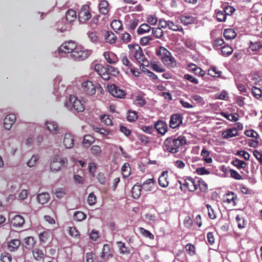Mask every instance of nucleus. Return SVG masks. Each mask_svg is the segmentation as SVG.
<instances>
[{
	"mask_svg": "<svg viewBox=\"0 0 262 262\" xmlns=\"http://www.w3.org/2000/svg\"><path fill=\"white\" fill-rule=\"evenodd\" d=\"M108 90L109 93L115 97L122 98L125 95V93L123 90L114 84L108 85Z\"/></svg>",
	"mask_w": 262,
	"mask_h": 262,
	"instance_id": "nucleus-10",
	"label": "nucleus"
},
{
	"mask_svg": "<svg viewBox=\"0 0 262 262\" xmlns=\"http://www.w3.org/2000/svg\"><path fill=\"white\" fill-rule=\"evenodd\" d=\"M138 118L136 112L133 111H128L126 116L127 120L129 122L135 121Z\"/></svg>",
	"mask_w": 262,
	"mask_h": 262,
	"instance_id": "nucleus-40",
	"label": "nucleus"
},
{
	"mask_svg": "<svg viewBox=\"0 0 262 262\" xmlns=\"http://www.w3.org/2000/svg\"><path fill=\"white\" fill-rule=\"evenodd\" d=\"M70 110H75L77 112H82L84 110L83 104L80 100L76 98L75 101H74V104H70Z\"/></svg>",
	"mask_w": 262,
	"mask_h": 262,
	"instance_id": "nucleus-22",
	"label": "nucleus"
},
{
	"mask_svg": "<svg viewBox=\"0 0 262 262\" xmlns=\"http://www.w3.org/2000/svg\"><path fill=\"white\" fill-rule=\"evenodd\" d=\"M92 154L95 156H99L101 153V148L98 145H93L91 148Z\"/></svg>",
	"mask_w": 262,
	"mask_h": 262,
	"instance_id": "nucleus-51",
	"label": "nucleus"
},
{
	"mask_svg": "<svg viewBox=\"0 0 262 262\" xmlns=\"http://www.w3.org/2000/svg\"><path fill=\"white\" fill-rule=\"evenodd\" d=\"M128 47L136 59L141 64V67H148L149 62L145 57L141 48L138 44H129Z\"/></svg>",
	"mask_w": 262,
	"mask_h": 262,
	"instance_id": "nucleus-2",
	"label": "nucleus"
},
{
	"mask_svg": "<svg viewBox=\"0 0 262 262\" xmlns=\"http://www.w3.org/2000/svg\"><path fill=\"white\" fill-rule=\"evenodd\" d=\"M24 242L26 244V247L27 248H30L32 247L35 244L34 238L32 236H28L24 239Z\"/></svg>",
	"mask_w": 262,
	"mask_h": 262,
	"instance_id": "nucleus-53",
	"label": "nucleus"
},
{
	"mask_svg": "<svg viewBox=\"0 0 262 262\" xmlns=\"http://www.w3.org/2000/svg\"><path fill=\"white\" fill-rule=\"evenodd\" d=\"M91 53L90 50H82L80 47L77 46L75 49L71 54V57L75 61H82L86 59Z\"/></svg>",
	"mask_w": 262,
	"mask_h": 262,
	"instance_id": "nucleus-5",
	"label": "nucleus"
},
{
	"mask_svg": "<svg viewBox=\"0 0 262 262\" xmlns=\"http://www.w3.org/2000/svg\"><path fill=\"white\" fill-rule=\"evenodd\" d=\"M151 32L157 38H160L163 35V32L161 28H151Z\"/></svg>",
	"mask_w": 262,
	"mask_h": 262,
	"instance_id": "nucleus-45",
	"label": "nucleus"
},
{
	"mask_svg": "<svg viewBox=\"0 0 262 262\" xmlns=\"http://www.w3.org/2000/svg\"><path fill=\"white\" fill-rule=\"evenodd\" d=\"M179 183L181 186L186 187L191 192H194L198 189V184H199L198 180L191 177H187L183 182L179 181Z\"/></svg>",
	"mask_w": 262,
	"mask_h": 262,
	"instance_id": "nucleus-8",
	"label": "nucleus"
},
{
	"mask_svg": "<svg viewBox=\"0 0 262 262\" xmlns=\"http://www.w3.org/2000/svg\"><path fill=\"white\" fill-rule=\"evenodd\" d=\"M116 35L112 31H107L105 34V41L109 43H113L115 42L117 40Z\"/></svg>",
	"mask_w": 262,
	"mask_h": 262,
	"instance_id": "nucleus-29",
	"label": "nucleus"
},
{
	"mask_svg": "<svg viewBox=\"0 0 262 262\" xmlns=\"http://www.w3.org/2000/svg\"><path fill=\"white\" fill-rule=\"evenodd\" d=\"M236 221L237 223V226L239 229L244 228L246 226V223L244 218L240 215H237Z\"/></svg>",
	"mask_w": 262,
	"mask_h": 262,
	"instance_id": "nucleus-46",
	"label": "nucleus"
},
{
	"mask_svg": "<svg viewBox=\"0 0 262 262\" xmlns=\"http://www.w3.org/2000/svg\"><path fill=\"white\" fill-rule=\"evenodd\" d=\"M46 125L49 130L54 134L59 133V128L57 123L53 121H48L46 122Z\"/></svg>",
	"mask_w": 262,
	"mask_h": 262,
	"instance_id": "nucleus-21",
	"label": "nucleus"
},
{
	"mask_svg": "<svg viewBox=\"0 0 262 262\" xmlns=\"http://www.w3.org/2000/svg\"><path fill=\"white\" fill-rule=\"evenodd\" d=\"M74 144V136L71 133H66L63 138V145L66 148L71 149Z\"/></svg>",
	"mask_w": 262,
	"mask_h": 262,
	"instance_id": "nucleus-11",
	"label": "nucleus"
},
{
	"mask_svg": "<svg viewBox=\"0 0 262 262\" xmlns=\"http://www.w3.org/2000/svg\"><path fill=\"white\" fill-rule=\"evenodd\" d=\"M221 115L231 121H236L238 119V115L237 114H228L222 112Z\"/></svg>",
	"mask_w": 262,
	"mask_h": 262,
	"instance_id": "nucleus-36",
	"label": "nucleus"
},
{
	"mask_svg": "<svg viewBox=\"0 0 262 262\" xmlns=\"http://www.w3.org/2000/svg\"><path fill=\"white\" fill-rule=\"evenodd\" d=\"M237 200L236 195L233 192L226 193L223 196V201L228 204L232 203L234 206L236 205V201Z\"/></svg>",
	"mask_w": 262,
	"mask_h": 262,
	"instance_id": "nucleus-17",
	"label": "nucleus"
},
{
	"mask_svg": "<svg viewBox=\"0 0 262 262\" xmlns=\"http://www.w3.org/2000/svg\"><path fill=\"white\" fill-rule=\"evenodd\" d=\"M62 78L60 76H57L54 80V93L55 95H57V93L58 92V90L60 89V86L58 85L60 82L61 81Z\"/></svg>",
	"mask_w": 262,
	"mask_h": 262,
	"instance_id": "nucleus-48",
	"label": "nucleus"
},
{
	"mask_svg": "<svg viewBox=\"0 0 262 262\" xmlns=\"http://www.w3.org/2000/svg\"><path fill=\"white\" fill-rule=\"evenodd\" d=\"M106 72H108L110 74L113 76H116L119 73L117 68L111 66H107Z\"/></svg>",
	"mask_w": 262,
	"mask_h": 262,
	"instance_id": "nucleus-58",
	"label": "nucleus"
},
{
	"mask_svg": "<svg viewBox=\"0 0 262 262\" xmlns=\"http://www.w3.org/2000/svg\"><path fill=\"white\" fill-rule=\"evenodd\" d=\"M236 36V34L232 29H226L224 31V36L226 39H234Z\"/></svg>",
	"mask_w": 262,
	"mask_h": 262,
	"instance_id": "nucleus-31",
	"label": "nucleus"
},
{
	"mask_svg": "<svg viewBox=\"0 0 262 262\" xmlns=\"http://www.w3.org/2000/svg\"><path fill=\"white\" fill-rule=\"evenodd\" d=\"M50 198L49 193L43 192L37 195V200L40 204H45L48 202Z\"/></svg>",
	"mask_w": 262,
	"mask_h": 262,
	"instance_id": "nucleus-26",
	"label": "nucleus"
},
{
	"mask_svg": "<svg viewBox=\"0 0 262 262\" xmlns=\"http://www.w3.org/2000/svg\"><path fill=\"white\" fill-rule=\"evenodd\" d=\"M216 17L219 21L223 22L226 20L227 16L224 13V11L222 10H219L216 12Z\"/></svg>",
	"mask_w": 262,
	"mask_h": 262,
	"instance_id": "nucleus-49",
	"label": "nucleus"
},
{
	"mask_svg": "<svg viewBox=\"0 0 262 262\" xmlns=\"http://www.w3.org/2000/svg\"><path fill=\"white\" fill-rule=\"evenodd\" d=\"M116 243L118 245V248L121 254H129L130 253V249L128 247H126L124 243L121 241H118Z\"/></svg>",
	"mask_w": 262,
	"mask_h": 262,
	"instance_id": "nucleus-30",
	"label": "nucleus"
},
{
	"mask_svg": "<svg viewBox=\"0 0 262 262\" xmlns=\"http://www.w3.org/2000/svg\"><path fill=\"white\" fill-rule=\"evenodd\" d=\"M132 37L127 32H124L121 34V40L123 43H127L131 41Z\"/></svg>",
	"mask_w": 262,
	"mask_h": 262,
	"instance_id": "nucleus-54",
	"label": "nucleus"
},
{
	"mask_svg": "<svg viewBox=\"0 0 262 262\" xmlns=\"http://www.w3.org/2000/svg\"><path fill=\"white\" fill-rule=\"evenodd\" d=\"M15 121L16 116L14 114H10L7 115L4 120V127L7 130H10Z\"/></svg>",
	"mask_w": 262,
	"mask_h": 262,
	"instance_id": "nucleus-14",
	"label": "nucleus"
},
{
	"mask_svg": "<svg viewBox=\"0 0 262 262\" xmlns=\"http://www.w3.org/2000/svg\"><path fill=\"white\" fill-rule=\"evenodd\" d=\"M108 4L107 1L105 0L101 1L99 8L100 12L104 15L106 14L108 11Z\"/></svg>",
	"mask_w": 262,
	"mask_h": 262,
	"instance_id": "nucleus-33",
	"label": "nucleus"
},
{
	"mask_svg": "<svg viewBox=\"0 0 262 262\" xmlns=\"http://www.w3.org/2000/svg\"><path fill=\"white\" fill-rule=\"evenodd\" d=\"M154 180L153 178L146 180L141 186L142 190L145 191H150L152 190V187L154 185Z\"/></svg>",
	"mask_w": 262,
	"mask_h": 262,
	"instance_id": "nucleus-24",
	"label": "nucleus"
},
{
	"mask_svg": "<svg viewBox=\"0 0 262 262\" xmlns=\"http://www.w3.org/2000/svg\"><path fill=\"white\" fill-rule=\"evenodd\" d=\"M233 51V50L232 48L229 46H224L221 48V52L224 56L230 55L232 54Z\"/></svg>",
	"mask_w": 262,
	"mask_h": 262,
	"instance_id": "nucleus-42",
	"label": "nucleus"
},
{
	"mask_svg": "<svg viewBox=\"0 0 262 262\" xmlns=\"http://www.w3.org/2000/svg\"><path fill=\"white\" fill-rule=\"evenodd\" d=\"M32 252L33 257L35 260L37 261H43L45 253L42 250L36 248L33 250Z\"/></svg>",
	"mask_w": 262,
	"mask_h": 262,
	"instance_id": "nucleus-23",
	"label": "nucleus"
},
{
	"mask_svg": "<svg viewBox=\"0 0 262 262\" xmlns=\"http://www.w3.org/2000/svg\"><path fill=\"white\" fill-rule=\"evenodd\" d=\"M139 231L140 233L146 237H147L150 239H152L154 238V235L148 230H147L143 228H139Z\"/></svg>",
	"mask_w": 262,
	"mask_h": 262,
	"instance_id": "nucleus-44",
	"label": "nucleus"
},
{
	"mask_svg": "<svg viewBox=\"0 0 262 262\" xmlns=\"http://www.w3.org/2000/svg\"><path fill=\"white\" fill-rule=\"evenodd\" d=\"M150 66L154 71L158 72H163L164 71V69L161 66V65L156 63H151Z\"/></svg>",
	"mask_w": 262,
	"mask_h": 262,
	"instance_id": "nucleus-61",
	"label": "nucleus"
},
{
	"mask_svg": "<svg viewBox=\"0 0 262 262\" xmlns=\"http://www.w3.org/2000/svg\"><path fill=\"white\" fill-rule=\"evenodd\" d=\"M112 28L115 30H120L122 29V24L120 20H114L111 24Z\"/></svg>",
	"mask_w": 262,
	"mask_h": 262,
	"instance_id": "nucleus-47",
	"label": "nucleus"
},
{
	"mask_svg": "<svg viewBox=\"0 0 262 262\" xmlns=\"http://www.w3.org/2000/svg\"><path fill=\"white\" fill-rule=\"evenodd\" d=\"M38 160V157L36 155H33L31 157V158L28 161L27 164L28 166L29 167H32L35 165L37 161Z\"/></svg>",
	"mask_w": 262,
	"mask_h": 262,
	"instance_id": "nucleus-56",
	"label": "nucleus"
},
{
	"mask_svg": "<svg viewBox=\"0 0 262 262\" xmlns=\"http://www.w3.org/2000/svg\"><path fill=\"white\" fill-rule=\"evenodd\" d=\"M232 164L238 168H244L247 166V163L244 161L240 160L237 158L232 161Z\"/></svg>",
	"mask_w": 262,
	"mask_h": 262,
	"instance_id": "nucleus-43",
	"label": "nucleus"
},
{
	"mask_svg": "<svg viewBox=\"0 0 262 262\" xmlns=\"http://www.w3.org/2000/svg\"><path fill=\"white\" fill-rule=\"evenodd\" d=\"M154 128L159 134L164 135L168 130V126L165 121L158 120L154 124Z\"/></svg>",
	"mask_w": 262,
	"mask_h": 262,
	"instance_id": "nucleus-13",
	"label": "nucleus"
},
{
	"mask_svg": "<svg viewBox=\"0 0 262 262\" xmlns=\"http://www.w3.org/2000/svg\"><path fill=\"white\" fill-rule=\"evenodd\" d=\"M103 56L107 61L110 63H115L117 61L116 56L112 52H105Z\"/></svg>",
	"mask_w": 262,
	"mask_h": 262,
	"instance_id": "nucleus-27",
	"label": "nucleus"
},
{
	"mask_svg": "<svg viewBox=\"0 0 262 262\" xmlns=\"http://www.w3.org/2000/svg\"><path fill=\"white\" fill-rule=\"evenodd\" d=\"M252 93L253 94V96L256 98H259L261 97V90L257 88V87H255V86H253L252 88Z\"/></svg>",
	"mask_w": 262,
	"mask_h": 262,
	"instance_id": "nucleus-63",
	"label": "nucleus"
},
{
	"mask_svg": "<svg viewBox=\"0 0 262 262\" xmlns=\"http://www.w3.org/2000/svg\"><path fill=\"white\" fill-rule=\"evenodd\" d=\"M77 18L76 12L75 10L72 9L68 10L65 15V17L62 19H64L68 23H69L72 26L73 22H74Z\"/></svg>",
	"mask_w": 262,
	"mask_h": 262,
	"instance_id": "nucleus-16",
	"label": "nucleus"
},
{
	"mask_svg": "<svg viewBox=\"0 0 262 262\" xmlns=\"http://www.w3.org/2000/svg\"><path fill=\"white\" fill-rule=\"evenodd\" d=\"M93 142L94 139L91 136L88 135L84 136L83 143L85 146H89Z\"/></svg>",
	"mask_w": 262,
	"mask_h": 262,
	"instance_id": "nucleus-57",
	"label": "nucleus"
},
{
	"mask_svg": "<svg viewBox=\"0 0 262 262\" xmlns=\"http://www.w3.org/2000/svg\"><path fill=\"white\" fill-rule=\"evenodd\" d=\"M86 217V214L81 211H76L73 215V219L77 222H81L85 220Z\"/></svg>",
	"mask_w": 262,
	"mask_h": 262,
	"instance_id": "nucleus-37",
	"label": "nucleus"
},
{
	"mask_svg": "<svg viewBox=\"0 0 262 262\" xmlns=\"http://www.w3.org/2000/svg\"><path fill=\"white\" fill-rule=\"evenodd\" d=\"M142 189L140 185L135 184L132 188V196L135 199H138L141 195V191Z\"/></svg>",
	"mask_w": 262,
	"mask_h": 262,
	"instance_id": "nucleus-28",
	"label": "nucleus"
},
{
	"mask_svg": "<svg viewBox=\"0 0 262 262\" xmlns=\"http://www.w3.org/2000/svg\"><path fill=\"white\" fill-rule=\"evenodd\" d=\"M25 223L24 217L20 215H15L11 221V224L15 227H21Z\"/></svg>",
	"mask_w": 262,
	"mask_h": 262,
	"instance_id": "nucleus-19",
	"label": "nucleus"
},
{
	"mask_svg": "<svg viewBox=\"0 0 262 262\" xmlns=\"http://www.w3.org/2000/svg\"><path fill=\"white\" fill-rule=\"evenodd\" d=\"M157 53L161 55V58L165 64L171 66L172 67L176 66L177 62L174 58L166 49L164 47H161Z\"/></svg>",
	"mask_w": 262,
	"mask_h": 262,
	"instance_id": "nucleus-3",
	"label": "nucleus"
},
{
	"mask_svg": "<svg viewBox=\"0 0 262 262\" xmlns=\"http://www.w3.org/2000/svg\"><path fill=\"white\" fill-rule=\"evenodd\" d=\"M68 160L66 158L55 156L50 163V169L53 171H58L62 167L67 166Z\"/></svg>",
	"mask_w": 262,
	"mask_h": 262,
	"instance_id": "nucleus-4",
	"label": "nucleus"
},
{
	"mask_svg": "<svg viewBox=\"0 0 262 262\" xmlns=\"http://www.w3.org/2000/svg\"><path fill=\"white\" fill-rule=\"evenodd\" d=\"M96 86L90 80L83 81L81 84V90L85 94L93 96L96 93Z\"/></svg>",
	"mask_w": 262,
	"mask_h": 262,
	"instance_id": "nucleus-6",
	"label": "nucleus"
},
{
	"mask_svg": "<svg viewBox=\"0 0 262 262\" xmlns=\"http://www.w3.org/2000/svg\"><path fill=\"white\" fill-rule=\"evenodd\" d=\"M184 77L185 79L193 84H197L199 83L198 80L191 75L186 74L184 75Z\"/></svg>",
	"mask_w": 262,
	"mask_h": 262,
	"instance_id": "nucleus-59",
	"label": "nucleus"
},
{
	"mask_svg": "<svg viewBox=\"0 0 262 262\" xmlns=\"http://www.w3.org/2000/svg\"><path fill=\"white\" fill-rule=\"evenodd\" d=\"M100 120L101 122L103 123L106 125H112L113 124L111 119L108 115H104L100 117Z\"/></svg>",
	"mask_w": 262,
	"mask_h": 262,
	"instance_id": "nucleus-55",
	"label": "nucleus"
},
{
	"mask_svg": "<svg viewBox=\"0 0 262 262\" xmlns=\"http://www.w3.org/2000/svg\"><path fill=\"white\" fill-rule=\"evenodd\" d=\"M77 97L74 95H70L69 98L64 102V106L70 110V104H74Z\"/></svg>",
	"mask_w": 262,
	"mask_h": 262,
	"instance_id": "nucleus-52",
	"label": "nucleus"
},
{
	"mask_svg": "<svg viewBox=\"0 0 262 262\" xmlns=\"http://www.w3.org/2000/svg\"><path fill=\"white\" fill-rule=\"evenodd\" d=\"M151 27L146 24H143L141 25L137 30V33L141 35L147 33L151 30Z\"/></svg>",
	"mask_w": 262,
	"mask_h": 262,
	"instance_id": "nucleus-34",
	"label": "nucleus"
},
{
	"mask_svg": "<svg viewBox=\"0 0 262 262\" xmlns=\"http://www.w3.org/2000/svg\"><path fill=\"white\" fill-rule=\"evenodd\" d=\"M153 39L151 36H144L140 38V43L142 46L147 45Z\"/></svg>",
	"mask_w": 262,
	"mask_h": 262,
	"instance_id": "nucleus-60",
	"label": "nucleus"
},
{
	"mask_svg": "<svg viewBox=\"0 0 262 262\" xmlns=\"http://www.w3.org/2000/svg\"><path fill=\"white\" fill-rule=\"evenodd\" d=\"M20 244L19 240L17 239H12L8 243V249L11 252L14 251L19 247Z\"/></svg>",
	"mask_w": 262,
	"mask_h": 262,
	"instance_id": "nucleus-25",
	"label": "nucleus"
},
{
	"mask_svg": "<svg viewBox=\"0 0 262 262\" xmlns=\"http://www.w3.org/2000/svg\"><path fill=\"white\" fill-rule=\"evenodd\" d=\"M180 20L184 25H188L193 23L194 21V18L193 16L189 15H182L180 17Z\"/></svg>",
	"mask_w": 262,
	"mask_h": 262,
	"instance_id": "nucleus-32",
	"label": "nucleus"
},
{
	"mask_svg": "<svg viewBox=\"0 0 262 262\" xmlns=\"http://www.w3.org/2000/svg\"><path fill=\"white\" fill-rule=\"evenodd\" d=\"M167 27L174 31H181L183 30L181 26L174 24L172 21L170 20L167 21Z\"/></svg>",
	"mask_w": 262,
	"mask_h": 262,
	"instance_id": "nucleus-39",
	"label": "nucleus"
},
{
	"mask_svg": "<svg viewBox=\"0 0 262 262\" xmlns=\"http://www.w3.org/2000/svg\"><path fill=\"white\" fill-rule=\"evenodd\" d=\"M1 260L2 262H11V256L8 253H2L1 256Z\"/></svg>",
	"mask_w": 262,
	"mask_h": 262,
	"instance_id": "nucleus-62",
	"label": "nucleus"
},
{
	"mask_svg": "<svg viewBox=\"0 0 262 262\" xmlns=\"http://www.w3.org/2000/svg\"><path fill=\"white\" fill-rule=\"evenodd\" d=\"M88 37L92 42L97 43L98 41V37L95 32H88Z\"/></svg>",
	"mask_w": 262,
	"mask_h": 262,
	"instance_id": "nucleus-64",
	"label": "nucleus"
},
{
	"mask_svg": "<svg viewBox=\"0 0 262 262\" xmlns=\"http://www.w3.org/2000/svg\"><path fill=\"white\" fill-rule=\"evenodd\" d=\"M77 46V43L73 41L69 40L63 42L58 49L59 53H72Z\"/></svg>",
	"mask_w": 262,
	"mask_h": 262,
	"instance_id": "nucleus-7",
	"label": "nucleus"
},
{
	"mask_svg": "<svg viewBox=\"0 0 262 262\" xmlns=\"http://www.w3.org/2000/svg\"><path fill=\"white\" fill-rule=\"evenodd\" d=\"M123 177H127L130 174V168L128 163H125L121 168Z\"/></svg>",
	"mask_w": 262,
	"mask_h": 262,
	"instance_id": "nucleus-41",
	"label": "nucleus"
},
{
	"mask_svg": "<svg viewBox=\"0 0 262 262\" xmlns=\"http://www.w3.org/2000/svg\"><path fill=\"white\" fill-rule=\"evenodd\" d=\"M201 156L203 157L204 160L207 163H211L212 162V159L209 157L210 152L204 148L201 153Z\"/></svg>",
	"mask_w": 262,
	"mask_h": 262,
	"instance_id": "nucleus-35",
	"label": "nucleus"
},
{
	"mask_svg": "<svg viewBox=\"0 0 262 262\" xmlns=\"http://www.w3.org/2000/svg\"><path fill=\"white\" fill-rule=\"evenodd\" d=\"M185 144H186V139L185 137L180 136L176 138L172 136L165 140L163 148L165 151L176 154L179 152V149Z\"/></svg>",
	"mask_w": 262,
	"mask_h": 262,
	"instance_id": "nucleus-1",
	"label": "nucleus"
},
{
	"mask_svg": "<svg viewBox=\"0 0 262 262\" xmlns=\"http://www.w3.org/2000/svg\"><path fill=\"white\" fill-rule=\"evenodd\" d=\"M91 17V14L89 11V7L84 5L81 7L79 13L78 19L80 23H84Z\"/></svg>",
	"mask_w": 262,
	"mask_h": 262,
	"instance_id": "nucleus-9",
	"label": "nucleus"
},
{
	"mask_svg": "<svg viewBox=\"0 0 262 262\" xmlns=\"http://www.w3.org/2000/svg\"><path fill=\"white\" fill-rule=\"evenodd\" d=\"M159 185L163 187L166 188L168 186L169 181H168V171H163L160 176L158 180Z\"/></svg>",
	"mask_w": 262,
	"mask_h": 262,
	"instance_id": "nucleus-18",
	"label": "nucleus"
},
{
	"mask_svg": "<svg viewBox=\"0 0 262 262\" xmlns=\"http://www.w3.org/2000/svg\"><path fill=\"white\" fill-rule=\"evenodd\" d=\"M223 10L227 16V15H231L235 11V9L229 5H225L223 8Z\"/></svg>",
	"mask_w": 262,
	"mask_h": 262,
	"instance_id": "nucleus-50",
	"label": "nucleus"
},
{
	"mask_svg": "<svg viewBox=\"0 0 262 262\" xmlns=\"http://www.w3.org/2000/svg\"><path fill=\"white\" fill-rule=\"evenodd\" d=\"M208 73L212 77H219L221 76L222 72L218 70L215 67H212L209 69Z\"/></svg>",
	"mask_w": 262,
	"mask_h": 262,
	"instance_id": "nucleus-38",
	"label": "nucleus"
},
{
	"mask_svg": "<svg viewBox=\"0 0 262 262\" xmlns=\"http://www.w3.org/2000/svg\"><path fill=\"white\" fill-rule=\"evenodd\" d=\"M182 123V117L180 114H174L171 115L169 125L172 128H175Z\"/></svg>",
	"mask_w": 262,
	"mask_h": 262,
	"instance_id": "nucleus-12",
	"label": "nucleus"
},
{
	"mask_svg": "<svg viewBox=\"0 0 262 262\" xmlns=\"http://www.w3.org/2000/svg\"><path fill=\"white\" fill-rule=\"evenodd\" d=\"M56 27L57 30L61 32H63L64 31L70 30L71 26L69 23H68L66 20H64V19H62L57 23Z\"/></svg>",
	"mask_w": 262,
	"mask_h": 262,
	"instance_id": "nucleus-15",
	"label": "nucleus"
},
{
	"mask_svg": "<svg viewBox=\"0 0 262 262\" xmlns=\"http://www.w3.org/2000/svg\"><path fill=\"white\" fill-rule=\"evenodd\" d=\"M238 135V131L235 128H231L223 132L222 136L224 139H228Z\"/></svg>",
	"mask_w": 262,
	"mask_h": 262,
	"instance_id": "nucleus-20",
	"label": "nucleus"
}]
</instances>
